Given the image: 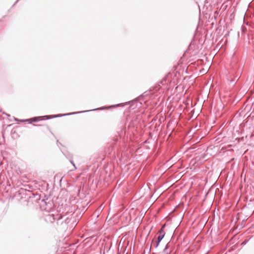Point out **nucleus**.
<instances>
[{
  "mask_svg": "<svg viewBox=\"0 0 254 254\" xmlns=\"http://www.w3.org/2000/svg\"><path fill=\"white\" fill-rule=\"evenodd\" d=\"M63 218L61 215H57L55 216L53 214H48L45 216V220L48 223H53L55 220L58 221V224L60 223V220Z\"/></svg>",
  "mask_w": 254,
  "mask_h": 254,
  "instance_id": "obj_1",
  "label": "nucleus"
},
{
  "mask_svg": "<svg viewBox=\"0 0 254 254\" xmlns=\"http://www.w3.org/2000/svg\"><path fill=\"white\" fill-rule=\"evenodd\" d=\"M165 227V225H164L162 229L158 232L159 233V236L157 237V238H163L165 235V232L163 230V228Z\"/></svg>",
  "mask_w": 254,
  "mask_h": 254,
  "instance_id": "obj_2",
  "label": "nucleus"
},
{
  "mask_svg": "<svg viewBox=\"0 0 254 254\" xmlns=\"http://www.w3.org/2000/svg\"><path fill=\"white\" fill-rule=\"evenodd\" d=\"M71 220V218H66L65 220L64 223H61V225H63L64 228H67V225L70 223Z\"/></svg>",
  "mask_w": 254,
  "mask_h": 254,
  "instance_id": "obj_3",
  "label": "nucleus"
},
{
  "mask_svg": "<svg viewBox=\"0 0 254 254\" xmlns=\"http://www.w3.org/2000/svg\"><path fill=\"white\" fill-rule=\"evenodd\" d=\"M40 117H34V118H31L29 120H31L33 122H38V121L40 120Z\"/></svg>",
  "mask_w": 254,
  "mask_h": 254,
  "instance_id": "obj_4",
  "label": "nucleus"
},
{
  "mask_svg": "<svg viewBox=\"0 0 254 254\" xmlns=\"http://www.w3.org/2000/svg\"><path fill=\"white\" fill-rule=\"evenodd\" d=\"M70 162L71 164L73 166L74 169H76V167L75 164L74 163L73 160H70Z\"/></svg>",
  "mask_w": 254,
  "mask_h": 254,
  "instance_id": "obj_5",
  "label": "nucleus"
},
{
  "mask_svg": "<svg viewBox=\"0 0 254 254\" xmlns=\"http://www.w3.org/2000/svg\"><path fill=\"white\" fill-rule=\"evenodd\" d=\"M162 239H157V245L161 242Z\"/></svg>",
  "mask_w": 254,
  "mask_h": 254,
  "instance_id": "obj_6",
  "label": "nucleus"
},
{
  "mask_svg": "<svg viewBox=\"0 0 254 254\" xmlns=\"http://www.w3.org/2000/svg\"><path fill=\"white\" fill-rule=\"evenodd\" d=\"M246 243H247V241H245V242L242 243V244H246Z\"/></svg>",
  "mask_w": 254,
  "mask_h": 254,
  "instance_id": "obj_7",
  "label": "nucleus"
},
{
  "mask_svg": "<svg viewBox=\"0 0 254 254\" xmlns=\"http://www.w3.org/2000/svg\"><path fill=\"white\" fill-rule=\"evenodd\" d=\"M87 239H89V238H92V237H87Z\"/></svg>",
  "mask_w": 254,
  "mask_h": 254,
  "instance_id": "obj_8",
  "label": "nucleus"
}]
</instances>
